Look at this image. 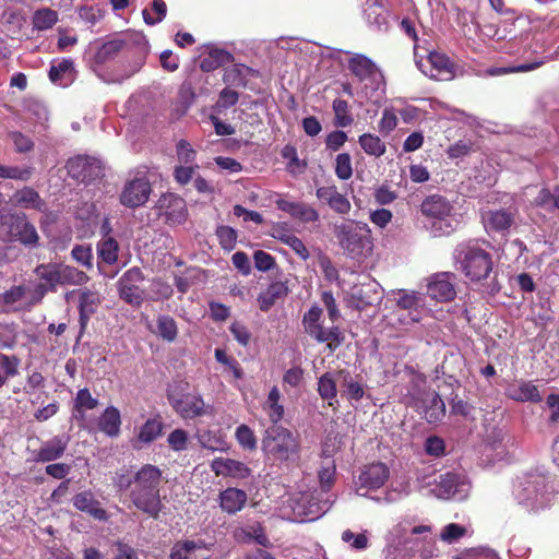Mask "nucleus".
<instances>
[{
    "instance_id": "39",
    "label": "nucleus",
    "mask_w": 559,
    "mask_h": 559,
    "mask_svg": "<svg viewBox=\"0 0 559 559\" xmlns=\"http://www.w3.org/2000/svg\"><path fill=\"white\" fill-rule=\"evenodd\" d=\"M197 439L199 444L206 450H210L212 452L216 451H226L227 450V443L226 441L218 436L216 432L212 430H202L197 433Z\"/></svg>"
},
{
    "instance_id": "26",
    "label": "nucleus",
    "mask_w": 559,
    "mask_h": 559,
    "mask_svg": "<svg viewBox=\"0 0 559 559\" xmlns=\"http://www.w3.org/2000/svg\"><path fill=\"white\" fill-rule=\"evenodd\" d=\"M282 212L288 213L293 218L302 223H312L319 218V213L312 206L302 202L282 200Z\"/></svg>"
},
{
    "instance_id": "23",
    "label": "nucleus",
    "mask_w": 559,
    "mask_h": 559,
    "mask_svg": "<svg viewBox=\"0 0 559 559\" xmlns=\"http://www.w3.org/2000/svg\"><path fill=\"white\" fill-rule=\"evenodd\" d=\"M49 79L60 86H69L75 80L74 64L71 59H62L52 64L49 70Z\"/></svg>"
},
{
    "instance_id": "62",
    "label": "nucleus",
    "mask_w": 559,
    "mask_h": 559,
    "mask_svg": "<svg viewBox=\"0 0 559 559\" xmlns=\"http://www.w3.org/2000/svg\"><path fill=\"white\" fill-rule=\"evenodd\" d=\"M167 442L171 450L185 451L188 447V433L183 429H175L169 433Z\"/></svg>"
},
{
    "instance_id": "56",
    "label": "nucleus",
    "mask_w": 559,
    "mask_h": 559,
    "mask_svg": "<svg viewBox=\"0 0 559 559\" xmlns=\"http://www.w3.org/2000/svg\"><path fill=\"white\" fill-rule=\"evenodd\" d=\"M237 442L246 450H254L257 440L253 431L247 425H240L235 433Z\"/></svg>"
},
{
    "instance_id": "6",
    "label": "nucleus",
    "mask_w": 559,
    "mask_h": 559,
    "mask_svg": "<svg viewBox=\"0 0 559 559\" xmlns=\"http://www.w3.org/2000/svg\"><path fill=\"white\" fill-rule=\"evenodd\" d=\"M0 225L5 228L0 236L3 240H19L26 246H34L38 241L36 228L24 216L11 213L0 214Z\"/></svg>"
},
{
    "instance_id": "36",
    "label": "nucleus",
    "mask_w": 559,
    "mask_h": 559,
    "mask_svg": "<svg viewBox=\"0 0 559 559\" xmlns=\"http://www.w3.org/2000/svg\"><path fill=\"white\" fill-rule=\"evenodd\" d=\"M332 109L334 112L333 123L337 128H347L353 124L354 117L350 112V106L347 100L336 98L333 100Z\"/></svg>"
},
{
    "instance_id": "48",
    "label": "nucleus",
    "mask_w": 559,
    "mask_h": 559,
    "mask_svg": "<svg viewBox=\"0 0 559 559\" xmlns=\"http://www.w3.org/2000/svg\"><path fill=\"white\" fill-rule=\"evenodd\" d=\"M396 305L399 308L404 310H416L419 307L424 306V298L420 294L416 292H408L406 289H401L396 294Z\"/></svg>"
},
{
    "instance_id": "27",
    "label": "nucleus",
    "mask_w": 559,
    "mask_h": 559,
    "mask_svg": "<svg viewBox=\"0 0 559 559\" xmlns=\"http://www.w3.org/2000/svg\"><path fill=\"white\" fill-rule=\"evenodd\" d=\"M100 304V297L97 293L84 290L80 294L79 311L80 324L83 331L92 314H94Z\"/></svg>"
},
{
    "instance_id": "35",
    "label": "nucleus",
    "mask_w": 559,
    "mask_h": 559,
    "mask_svg": "<svg viewBox=\"0 0 559 559\" xmlns=\"http://www.w3.org/2000/svg\"><path fill=\"white\" fill-rule=\"evenodd\" d=\"M231 60V53L225 49L213 48L209 51L207 56L201 60L200 68L202 71L210 72L230 62Z\"/></svg>"
},
{
    "instance_id": "63",
    "label": "nucleus",
    "mask_w": 559,
    "mask_h": 559,
    "mask_svg": "<svg viewBox=\"0 0 559 559\" xmlns=\"http://www.w3.org/2000/svg\"><path fill=\"white\" fill-rule=\"evenodd\" d=\"M397 126V117L392 108H385L378 123V129L382 134H389Z\"/></svg>"
},
{
    "instance_id": "42",
    "label": "nucleus",
    "mask_w": 559,
    "mask_h": 559,
    "mask_svg": "<svg viewBox=\"0 0 559 559\" xmlns=\"http://www.w3.org/2000/svg\"><path fill=\"white\" fill-rule=\"evenodd\" d=\"M34 173L32 166L0 165V178L17 181H28Z\"/></svg>"
},
{
    "instance_id": "50",
    "label": "nucleus",
    "mask_w": 559,
    "mask_h": 559,
    "mask_svg": "<svg viewBox=\"0 0 559 559\" xmlns=\"http://www.w3.org/2000/svg\"><path fill=\"white\" fill-rule=\"evenodd\" d=\"M98 255L107 264H114L118 259V243L111 238L103 239L98 245Z\"/></svg>"
},
{
    "instance_id": "30",
    "label": "nucleus",
    "mask_w": 559,
    "mask_h": 559,
    "mask_svg": "<svg viewBox=\"0 0 559 559\" xmlns=\"http://www.w3.org/2000/svg\"><path fill=\"white\" fill-rule=\"evenodd\" d=\"M509 396L516 402L539 403L543 397L539 394L537 385L531 381H522L516 386L509 389Z\"/></svg>"
},
{
    "instance_id": "21",
    "label": "nucleus",
    "mask_w": 559,
    "mask_h": 559,
    "mask_svg": "<svg viewBox=\"0 0 559 559\" xmlns=\"http://www.w3.org/2000/svg\"><path fill=\"white\" fill-rule=\"evenodd\" d=\"M337 381L342 382L340 370L326 371L318 380V393L320 397L328 401L329 406L337 404Z\"/></svg>"
},
{
    "instance_id": "16",
    "label": "nucleus",
    "mask_w": 559,
    "mask_h": 559,
    "mask_svg": "<svg viewBox=\"0 0 559 559\" xmlns=\"http://www.w3.org/2000/svg\"><path fill=\"white\" fill-rule=\"evenodd\" d=\"M280 394L277 388H273L269 394L267 401L263 405V409L267 413L270 420L276 425L280 420V405L277 404ZM266 438L263 440V448L267 454H276L280 451V444L276 442L275 426L266 430Z\"/></svg>"
},
{
    "instance_id": "33",
    "label": "nucleus",
    "mask_w": 559,
    "mask_h": 559,
    "mask_svg": "<svg viewBox=\"0 0 559 559\" xmlns=\"http://www.w3.org/2000/svg\"><path fill=\"white\" fill-rule=\"evenodd\" d=\"M98 405V400L93 397L88 389H81L78 391L74 399V407L72 417L83 423L85 421V413L90 409H94Z\"/></svg>"
},
{
    "instance_id": "18",
    "label": "nucleus",
    "mask_w": 559,
    "mask_h": 559,
    "mask_svg": "<svg viewBox=\"0 0 559 559\" xmlns=\"http://www.w3.org/2000/svg\"><path fill=\"white\" fill-rule=\"evenodd\" d=\"M211 549L202 540L177 542L170 551V559H209Z\"/></svg>"
},
{
    "instance_id": "9",
    "label": "nucleus",
    "mask_w": 559,
    "mask_h": 559,
    "mask_svg": "<svg viewBox=\"0 0 559 559\" xmlns=\"http://www.w3.org/2000/svg\"><path fill=\"white\" fill-rule=\"evenodd\" d=\"M144 276L139 267H131L119 278V296L132 306H140L144 300V290L140 287Z\"/></svg>"
},
{
    "instance_id": "40",
    "label": "nucleus",
    "mask_w": 559,
    "mask_h": 559,
    "mask_svg": "<svg viewBox=\"0 0 559 559\" xmlns=\"http://www.w3.org/2000/svg\"><path fill=\"white\" fill-rule=\"evenodd\" d=\"M445 415V405L439 394L435 393L427 402L424 411L426 420L430 424L440 421Z\"/></svg>"
},
{
    "instance_id": "54",
    "label": "nucleus",
    "mask_w": 559,
    "mask_h": 559,
    "mask_svg": "<svg viewBox=\"0 0 559 559\" xmlns=\"http://www.w3.org/2000/svg\"><path fill=\"white\" fill-rule=\"evenodd\" d=\"M19 367L20 359L16 356L0 353V374L4 376V382L19 374Z\"/></svg>"
},
{
    "instance_id": "31",
    "label": "nucleus",
    "mask_w": 559,
    "mask_h": 559,
    "mask_svg": "<svg viewBox=\"0 0 559 559\" xmlns=\"http://www.w3.org/2000/svg\"><path fill=\"white\" fill-rule=\"evenodd\" d=\"M11 202L15 206L24 207V209H34L41 211L44 207V201L39 197V194L29 187H24L23 189L16 191L11 197Z\"/></svg>"
},
{
    "instance_id": "60",
    "label": "nucleus",
    "mask_w": 559,
    "mask_h": 559,
    "mask_svg": "<svg viewBox=\"0 0 559 559\" xmlns=\"http://www.w3.org/2000/svg\"><path fill=\"white\" fill-rule=\"evenodd\" d=\"M238 538L241 539L243 543H250L254 540L257 544L261 546H266L267 538L263 534L262 528L260 526H251L247 530H242L241 533L238 535Z\"/></svg>"
},
{
    "instance_id": "5",
    "label": "nucleus",
    "mask_w": 559,
    "mask_h": 559,
    "mask_svg": "<svg viewBox=\"0 0 559 559\" xmlns=\"http://www.w3.org/2000/svg\"><path fill=\"white\" fill-rule=\"evenodd\" d=\"M452 210L451 203L439 194L427 197L420 204L421 214L427 218L433 219L432 228L436 236L450 234L452 230V226L447 219L451 215Z\"/></svg>"
},
{
    "instance_id": "37",
    "label": "nucleus",
    "mask_w": 559,
    "mask_h": 559,
    "mask_svg": "<svg viewBox=\"0 0 559 559\" xmlns=\"http://www.w3.org/2000/svg\"><path fill=\"white\" fill-rule=\"evenodd\" d=\"M358 143L367 155L380 157L386 152L385 143L372 133H364L359 135Z\"/></svg>"
},
{
    "instance_id": "44",
    "label": "nucleus",
    "mask_w": 559,
    "mask_h": 559,
    "mask_svg": "<svg viewBox=\"0 0 559 559\" xmlns=\"http://www.w3.org/2000/svg\"><path fill=\"white\" fill-rule=\"evenodd\" d=\"M57 22H58V13L48 8L37 10L33 15V26L37 31L49 29Z\"/></svg>"
},
{
    "instance_id": "4",
    "label": "nucleus",
    "mask_w": 559,
    "mask_h": 559,
    "mask_svg": "<svg viewBox=\"0 0 559 559\" xmlns=\"http://www.w3.org/2000/svg\"><path fill=\"white\" fill-rule=\"evenodd\" d=\"M333 231L340 247L350 259L361 260L371 254V230L366 223L347 221L336 224Z\"/></svg>"
},
{
    "instance_id": "8",
    "label": "nucleus",
    "mask_w": 559,
    "mask_h": 559,
    "mask_svg": "<svg viewBox=\"0 0 559 559\" xmlns=\"http://www.w3.org/2000/svg\"><path fill=\"white\" fill-rule=\"evenodd\" d=\"M390 477V468L385 463L376 462L365 465L356 480V492L366 496L369 490L381 488Z\"/></svg>"
},
{
    "instance_id": "61",
    "label": "nucleus",
    "mask_w": 559,
    "mask_h": 559,
    "mask_svg": "<svg viewBox=\"0 0 559 559\" xmlns=\"http://www.w3.org/2000/svg\"><path fill=\"white\" fill-rule=\"evenodd\" d=\"M177 156L178 160L185 165H192L195 160L197 152L193 150L192 145L186 141L180 140L177 143Z\"/></svg>"
},
{
    "instance_id": "51",
    "label": "nucleus",
    "mask_w": 559,
    "mask_h": 559,
    "mask_svg": "<svg viewBox=\"0 0 559 559\" xmlns=\"http://www.w3.org/2000/svg\"><path fill=\"white\" fill-rule=\"evenodd\" d=\"M280 298V284L272 283L266 290L262 292L258 298V305L261 311H269Z\"/></svg>"
},
{
    "instance_id": "24",
    "label": "nucleus",
    "mask_w": 559,
    "mask_h": 559,
    "mask_svg": "<svg viewBox=\"0 0 559 559\" xmlns=\"http://www.w3.org/2000/svg\"><path fill=\"white\" fill-rule=\"evenodd\" d=\"M74 507L96 520L103 521L107 519L106 511L100 507L99 502L94 499L92 492L84 491L78 493L73 499Z\"/></svg>"
},
{
    "instance_id": "15",
    "label": "nucleus",
    "mask_w": 559,
    "mask_h": 559,
    "mask_svg": "<svg viewBox=\"0 0 559 559\" xmlns=\"http://www.w3.org/2000/svg\"><path fill=\"white\" fill-rule=\"evenodd\" d=\"M300 435L282 428V463L286 462L287 467L300 474Z\"/></svg>"
},
{
    "instance_id": "52",
    "label": "nucleus",
    "mask_w": 559,
    "mask_h": 559,
    "mask_svg": "<svg viewBox=\"0 0 559 559\" xmlns=\"http://www.w3.org/2000/svg\"><path fill=\"white\" fill-rule=\"evenodd\" d=\"M215 358L219 364L225 366V371L231 372L236 380H239L243 377V371L239 362L235 358L229 357L224 349L216 348Z\"/></svg>"
},
{
    "instance_id": "14",
    "label": "nucleus",
    "mask_w": 559,
    "mask_h": 559,
    "mask_svg": "<svg viewBox=\"0 0 559 559\" xmlns=\"http://www.w3.org/2000/svg\"><path fill=\"white\" fill-rule=\"evenodd\" d=\"M516 213L518 210L512 206L507 209L489 210L483 214L484 226L487 231L506 235L514 225Z\"/></svg>"
},
{
    "instance_id": "12",
    "label": "nucleus",
    "mask_w": 559,
    "mask_h": 559,
    "mask_svg": "<svg viewBox=\"0 0 559 559\" xmlns=\"http://www.w3.org/2000/svg\"><path fill=\"white\" fill-rule=\"evenodd\" d=\"M151 192V183L147 179H132L124 185L120 194V203L130 209L142 206L147 202Z\"/></svg>"
},
{
    "instance_id": "7",
    "label": "nucleus",
    "mask_w": 559,
    "mask_h": 559,
    "mask_svg": "<svg viewBox=\"0 0 559 559\" xmlns=\"http://www.w3.org/2000/svg\"><path fill=\"white\" fill-rule=\"evenodd\" d=\"M167 396L175 412L183 419H193L206 414L204 400L198 393H183L179 386H170Z\"/></svg>"
},
{
    "instance_id": "25",
    "label": "nucleus",
    "mask_w": 559,
    "mask_h": 559,
    "mask_svg": "<svg viewBox=\"0 0 559 559\" xmlns=\"http://www.w3.org/2000/svg\"><path fill=\"white\" fill-rule=\"evenodd\" d=\"M67 445V438L62 436H56L40 447L37 452L36 460L39 462L55 461L63 455Z\"/></svg>"
},
{
    "instance_id": "53",
    "label": "nucleus",
    "mask_w": 559,
    "mask_h": 559,
    "mask_svg": "<svg viewBox=\"0 0 559 559\" xmlns=\"http://www.w3.org/2000/svg\"><path fill=\"white\" fill-rule=\"evenodd\" d=\"M163 425L158 419H148L140 429L139 440L144 443L154 441L162 433Z\"/></svg>"
},
{
    "instance_id": "64",
    "label": "nucleus",
    "mask_w": 559,
    "mask_h": 559,
    "mask_svg": "<svg viewBox=\"0 0 559 559\" xmlns=\"http://www.w3.org/2000/svg\"><path fill=\"white\" fill-rule=\"evenodd\" d=\"M17 341L15 324H0V342L2 347L12 348Z\"/></svg>"
},
{
    "instance_id": "11",
    "label": "nucleus",
    "mask_w": 559,
    "mask_h": 559,
    "mask_svg": "<svg viewBox=\"0 0 559 559\" xmlns=\"http://www.w3.org/2000/svg\"><path fill=\"white\" fill-rule=\"evenodd\" d=\"M69 175L80 181H93L104 176V167L98 158L79 155L67 163Z\"/></svg>"
},
{
    "instance_id": "20",
    "label": "nucleus",
    "mask_w": 559,
    "mask_h": 559,
    "mask_svg": "<svg viewBox=\"0 0 559 559\" xmlns=\"http://www.w3.org/2000/svg\"><path fill=\"white\" fill-rule=\"evenodd\" d=\"M431 64L430 76L438 81H451L455 76V64L450 58L441 52L432 51L428 56Z\"/></svg>"
},
{
    "instance_id": "32",
    "label": "nucleus",
    "mask_w": 559,
    "mask_h": 559,
    "mask_svg": "<svg viewBox=\"0 0 559 559\" xmlns=\"http://www.w3.org/2000/svg\"><path fill=\"white\" fill-rule=\"evenodd\" d=\"M310 336L319 343H326L330 353H334L345 340L344 333L338 326H332L330 329L322 326Z\"/></svg>"
},
{
    "instance_id": "43",
    "label": "nucleus",
    "mask_w": 559,
    "mask_h": 559,
    "mask_svg": "<svg viewBox=\"0 0 559 559\" xmlns=\"http://www.w3.org/2000/svg\"><path fill=\"white\" fill-rule=\"evenodd\" d=\"M58 276L61 285H82L87 282V275L69 265H59Z\"/></svg>"
},
{
    "instance_id": "28",
    "label": "nucleus",
    "mask_w": 559,
    "mask_h": 559,
    "mask_svg": "<svg viewBox=\"0 0 559 559\" xmlns=\"http://www.w3.org/2000/svg\"><path fill=\"white\" fill-rule=\"evenodd\" d=\"M219 499L222 509L227 513L234 514L243 508L247 501V493L241 489L227 488L221 492Z\"/></svg>"
},
{
    "instance_id": "13",
    "label": "nucleus",
    "mask_w": 559,
    "mask_h": 559,
    "mask_svg": "<svg viewBox=\"0 0 559 559\" xmlns=\"http://www.w3.org/2000/svg\"><path fill=\"white\" fill-rule=\"evenodd\" d=\"M455 280L456 276L452 272L435 274L427 285V294L437 301H451L456 296Z\"/></svg>"
},
{
    "instance_id": "59",
    "label": "nucleus",
    "mask_w": 559,
    "mask_h": 559,
    "mask_svg": "<svg viewBox=\"0 0 559 559\" xmlns=\"http://www.w3.org/2000/svg\"><path fill=\"white\" fill-rule=\"evenodd\" d=\"M282 243L290 247V249L302 260L306 261L309 258V251L305 243L298 237L294 235H283Z\"/></svg>"
},
{
    "instance_id": "2",
    "label": "nucleus",
    "mask_w": 559,
    "mask_h": 559,
    "mask_svg": "<svg viewBox=\"0 0 559 559\" xmlns=\"http://www.w3.org/2000/svg\"><path fill=\"white\" fill-rule=\"evenodd\" d=\"M453 257L456 269L471 282L485 281L493 271L492 254L475 240L459 243Z\"/></svg>"
},
{
    "instance_id": "38",
    "label": "nucleus",
    "mask_w": 559,
    "mask_h": 559,
    "mask_svg": "<svg viewBox=\"0 0 559 559\" xmlns=\"http://www.w3.org/2000/svg\"><path fill=\"white\" fill-rule=\"evenodd\" d=\"M282 157L288 160L286 170L294 177L304 174L308 167L307 160L300 159L297 155V150L292 145H286L282 150Z\"/></svg>"
},
{
    "instance_id": "34",
    "label": "nucleus",
    "mask_w": 559,
    "mask_h": 559,
    "mask_svg": "<svg viewBox=\"0 0 559 559\" xmlns=\"http://www.w3.org/2000/svg\"><path fill=\"white\" fill-rule=\"evenodd\" d=\"M120 425V412L114 406L107 407L98 419L99 429L109 437L118 436Z\"/></svg>"
},
{
    "instance_id": "29",
    "label": "nucleus",
    "mask_w": 559,
    "mask_h": 559,
    "mask_svg": "<svg viewBox=\"0 0 559 559\" xmlns=\"http://www.w3.org/2000/svg\"><path fill=\"white\" fill-rule=\"evenodd\" d=\"M254 70L251 68L237 63L225 69L223 82L231 86H246L250 78L254 75Z\"/></svg>"
},
{
    "instance_id": "1",
    "label": "nucleus",
    "mask_w": 559,
    "mask_h": 559,
    "mask_svg": "<svg viewBox=\"0 0 559 559\" xmlns=\"http://www.w3.org/2000/svg\"><path fill=\"white\" fill-rule=\"evenodd\" d=\"M162 472L158 467L146 464L133 476L130 492L133 504L150 516L156 519L162 510L159 484Z\"/></svg>"
},
{
    "instance_id": "47",
    "label": "nucleus",
    "mask_w": 559,
    "mask_h": 559,
    "mask_svg": "<svg viewBox=\"0 0 559 559\" xmlns=\"http://www.w3.org/2000/svg\"><path fill=\"white\" fill-rule=\"evenodd\" d=\"M342 378V385L346 388L347 399L350 401H360L364 397L365 391L362 385L353 380L350 372L346 369H340Z\"/></svg>"
},
{
    "instance_id": "22",
    "label": "nucleus",
    "mask_w": 559,
    "mask_h": 559,
    "mask_svg": "<svg viewBox=\"0 0 559 559\" xmlns=\"http://www.w3.org/2000/svg\"><path fill=\"white\" fill-rule=\"evenodd\" d=\"M350 297L358 310H364L380 299L377 288L370 283L354 286Z\"/></svg>"
},
{
    "instance_id": "46",
    "label": "nucleus",
    "mask_w": 559,
    "mask_h": 559,
    "mask_svg": "<svg viewBox=\"0 0 559 559\" xmlns=\"http://www.w3.org/2000/svg\"><path fill=\"white\" fill-rule=\"evenodd\" d=\"M124 41L112 39L103 44L95 53L94 60L97 64H103L114 58L123 47Z\"/></svg>"
},
{
    "instance_id": "3",
    "label": "nucleus",
    "mask_w": 559,
    "mask_h": 559,
    "mask_svg": "<svg viewBox=\"0 0 559 559\" xmlns=\"http://www.w3.org/2000/svg\"><path fill=\"white\" fill-rule=\"evenodd\" d=\"M288 499L282 507V519L290 522H310L319 519L331 507L329 499H319L316 491L304 490L287 492Z\"/></svg>"
},
{
    "instance_id": "17",
    "label": "nucleus",
    "mask_w": 559,
    "mask_h": 559,
    "mask_svg": "<svg viewBox=\"0 0 559 559\" xmlns=\"http://www.w3.org/2000/svg\"><path fill=\"white\" fill-rule=\"evenodd\" d=\"M347 68L359 82H376L378 78L382 76L377 64L361 53H354L347 61Z\"/></svg>"
},
{
    "instance_id": "55",
    "label": "nucleus",
    "mask_w": 559,
    "mask_h": 559,
    "mask_svg": "<svg viewBox=\"0 0 559 559\" xmlns=\"http://www.w3.org/2000/svg\"><path fill=\"white\" fill-rule=\"evenodd\" d=\"M335 175L341 180H348L353 176L352 157L348 153H340L335 157Z\"/></svg>"
},
{
    "instance_id": "57",
    "label": "nucleus",
    "mask_w": 559,
    "mask_h": 559,
    "mask_svg": "<svg viewBox=\"0 0 559 559\" xmlns=\"http://www.w3.org/2000/svg\"><path fill=\"white\" fill-rule=\"evenodd\" d=\"M322 314V310L314 306L311 307L304 316V326L306 332L309 335H312L318 329L322 328L320 323V318Z\"/></svg>"
},
{
    "instance_id": "58",
    "label": "nucleus",
    "mask_w": 559,
    "mask_h": 559,
    "mask_svg": "<svg viewBox=\"0 0 559 559\" xmlns=\"http://www.w3.org/2000/svg\"><path fill=\"white\" fill-rule=\"evenodd\" d=\"M152 11L156 14V17H153L146 9L142 12L143 19L148 25H155L164 20L167 12L166 3L163 0H154Z\"/></svg>"
},
{
    "instance_id": "45",
    "label": "nucleus",
    "mask_w": 559,
    "mask_h": 559,
    "mask_svg": "<svg viewBox=\"0 0 559 559\" xmlns=\"http://www.w3.org/2000/svg\"><path fill=\"white\" fill-rule=\"evenodd\" d=\"M459 477L453 473L442 474L436 486V491L440 498H450L456 492Z\"/></svg>"
},
{
    "instance_id": "10",
    "label": "nucleus",
    "mask_w": 559,
    "mask_h": 559,
    "mask_svg": "<svg viewBox=\"0 0 559 559\" xmlns=\"http://www.w3.org/2000/svg\"><path fill=\"white\" fill-rule=\"evenodd\" d=\"M157 214L168 225H181L188 218L186 201L177 194H163L156 203Z\"/></svg>"
},
{
    "instance_id": "19",
    "label": "nucleus",
    "mask_w": 559,
    "mask_h": 559,
    "mask_svg": "<svg viewBox=\"0 0 559 559\" xmlns=\"http://www.w3.org/2000/svg\"><path fill=\"white\" fill-rule=\"evenodd\" d=\"M211 469L216 476L248 478L251 469L242 462L226 457H216L211 462Z\"/></svg>"
},
{
    "instance_id": "41",
    "label": "nucleus",
    "mask_w": 559,
    "mask_h": 559,
    "mask_svg": "<svg viewBox=\"0 0 559 559\" xmlns=\"http://www.w3.org/2000/svg\"><path fill=\"white\" fill-rule=\"evenodd\" d=\"M155 333L164 341L174 342L178 335L177 323L169 316H159L156 322Z\"/></svg>"
},
{
    "instance_id": "49",
    "label": "nucleus",
    "mask_w": 559,
    "mask_h": 559,
    "mask_svg": "<svg viewBox=\"0 0 559 559\" xmlns=\"http://www.w3.org/2000/svg\"><path fill=\"white\" fill-rule=\"evenodd\" d=\"M336 466L334 461L323 464L318 471V477L321 491L326 493L331 490L335 483Z\"/></svg>"
}]
</instances>
